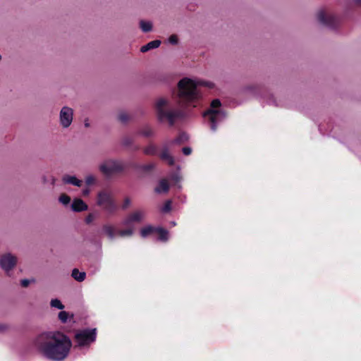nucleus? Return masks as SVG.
Here are the masks:
<instances>
[{"label":"nucleus","instance_id":"obj_31","mask_svg":"<svg viewBox=\"0 0 361 361\" xmlns=\"http://www.w3.org/2000/svg\"><path fill=\"white\" fill-rule=\"evenodd\" d=\"M96 182V178L93 175H88L86 176L85 178V183L87 185H93L94 183H95Z\"/></svg>","mask_w":361,"mask_h":361},{"label":"nucleus","instance_id":"obj_8","mask_svg":"<svg viewBox=\"0 0 361 361\" xmlns=\"http://www.w3.org/2000/svg\"><path fill=\"white\" fill-rule=\"evenodd\" d=\"M73 120V109L64 106L59 112V123L63 128H68Z\"/></svg>","mask_w":361,"mask_h":361},{"label":"nucleus","instance_id":"obj_38","mask_svg":"<svg viewBox=\"0 0 361 361\" xmlns=\"http://www.w3.org/2000/svg\"><path fill=\"white\" fill-rule=\"evenodd\" d=\"M95 216L93 214H90L85 219V222L87 224H90L94 219Z\"/></svg>","mask_w":361,"mask_h":361},{"label":"nucleus","instance_id":"obj_16","mask_svg":"<svg viewBox=\"0 0 361 361\" xmlns=\"http://www.w3.org/2000/svg\"><path fill=\"white\" fill-rule=\"evenodd\" d=\"M169 189V185L166 180L162 179L159 181L158 186L155 188L157 193L166 192Z\"/></svg>","mask_w":361,"mask_h":361},{"label":"nucleus","instance_id":"obj_13","mask_svg":"<svg viewBox=\"0 0 361 361\" xmlns=\"http://www.w3.org/2000/svg\"><path fill=\"white\" fill-rule=\"evenodd\" d=\"M62 180L64 183L73 185L78 187H80L82 184V180L77 178L74 176L65 175L63 176Z\"/></svg>","mask_w":361,"mask_h":361},{"label":"nucleus","instance_id":"obj_46","mask_svg":"<svg viewBox=\"0 0 361 361\" xmlns=\"http://www.w3.org/2000/svg\"><path fill=\"white\" fill-rule=\"evenodd\" d=\"M1 59V56H0V60Z\"/></svg>","mask_w":361,"mask_h":361},{"label":"nucleus","instance_id":"obj_9","mask_svg":"<svg viewBox=\"0 0 361 361\" xmlns=\"http://www.w3.org/2000/svg\"><path fill=\"white\" fill-rule=\"evenodd\" d=\"M17 263V258L11 253H6L0 257V266L6 272L11 270Z\"/></svg>","mask_w":361,"mask_h":361},{"label":"nucleus","instance_id":"obj_1","mask_svg":"<svg viewBox=\"0 0 361 361\" xmlns=\"http://www.w3.org/2000/svg\"><path fill=\"white\" fill-rule=\"evenodd\" d=\"M200 86L209 89L214 87L210 81H204L185 77L180 80L176 88L173 91V97L179 108H176L167 99L159 98L155 103L157 118L161 123L167 122L170 126L176 121L185 116L183 109L196 107L202 97Z\"/></svg>","mask_w":361,"mask_h":361},{"label":"nucleus","instance_id":"obj_5","mask_svg":"<svg viewBox=\"0 0 361 361\" xmlns=\"http://www.w3.org/2000/svg\"><path fill=\"white\" fill-rule=\"evenodd\" d=\"M96 329H86L77 331L75 335V348L88 347L96 340Z\"/></svg>","mask_w":361,"mask_h":361},{"label":"nucleus","instance_id":"obj_40","mask_svg":"<svg viewBox=\"0 0 361 361\" xmlns=\"http://www.w3.org/2000/svg\"><path fill=\"white\" fill-rule=\"evenodd\" d=\"M20 284L23 287H27L30 284V281L28 279H23L20 281Z\"/></svg>","mask_w":361,"mask_h":361},{"label":"nucleus","instance_id":"obj_17","mask_svg":"<svg viewBox=\"0 0 361 361\" xmlns=\"http://www.w3.org/2000/svg\"><path fill=\"white\" fill-rule=\"evenodd\" d=\"M71 276L77 281L82 282L85 279L86 274L84 271H80L78 269H74Z\"/></svg>","mask_w":361,"mask_h":361},{"label":"nucleus","instance_id":"obj_12","mask_svg":"<svg viewBox=\"0 0 361 361\" xmlns=\"http://www.w3.org/2000/svg\"><path fill=\"white\" fill-rule=\"evenodd\" d=\"M71 209L73 211L79 212L87 209V205L81 199H75L72 202Z\"/></svg>","mask_w":361,"mask_h":361},{"label":"nucleus","instance_id":"obj_26","mask_svg":"<svg viewBox=\"0 0 361 361\" xmlns=\"http://www.w3.org/2000/svg\"><path fill=\"white\" fill-rule=\"evenodd\" d=\"M42 183L44 184L50 183L54 185L56 181L55 178L51 175H44L42 177Z\"/></svg>","mask_w":361,"mask_h":361},{"label":"nucleus","instance_id":"obj_32","mask_svg":"<svg viewBox=\"0 0 361 361\" xmlns=\"http://www.w3.org/2000/svg\"><path fill=\"white\" fill-rule=\"evenodd\" d=\"M133 142V138L130 136H126L122 139V144L125 146H130Z\"/></svg>","mask_w":361,"mask_h":361},{"label":"nucleus","instance_id":"obj_22","mask_svg":"<svg viewBox=\"0 0 361 361\" xmlns=\"http://www.w3.org/2000/svg\"><path fill=\"white\" fill-rule=\"evenodd\" d=\"M155 164L154 163H149L147 164L138 165L135 166V169L139 171L148 172L154 169Z\"/></svg>","mask_w":361,"mask_h":361},{"label":"nucleus","instance_id":"obj_20","mask_svg":"<svg viewBox=\"0 0 361 361\" xmlns=\"http://www.w3.org/2000/svg\"><path fill=\"white\" fill-rule=\"evenodd\" d=\"M156 233H157L159 234V238L158 239L161 241H167L168 239H169V232L162 228H159V227H157V229H156Z\"/></svg>","mask_w":361,"mask_h":361},{"label":"nucleus","instance_id":"obj_23","mask_svg":"<svg viewBox=\"0 0 361 361\" xmlns=\"http://www.w3.org/2000/svg\"><path fill=\"white\" fill-rule=\"evenodd\" d=\"M59 319L63 324L66 323L68 319H71L73 317V314H70L68 312L61 311L59 313Z\"/></svg>","mask_w":361,"mask_h":361},{"label":"nucleus","instance_id":"obj_18","mask_svg":"<svg viewBox=\"0 0 361 361\" xmlns=\"http://www.w3.org/2000/svg\"><path fill=\"white\" fill-rule=\"evenodd\" d=\"M157 227H154L152 226H147L142 228L140 231V235L142 238H146L148 235L156 232Z\"/></svg>","mask_w":361,"mask_h":361},{"label":"nucleus","instance_id":"obj_28","mask_svg":"<svg viewBox=\"0 0 361 361\" xmlns=\"http://www.w3.org/2000/svg\"><path fill=\"white\" fill-rule=\"evenodd\" d=\"M142 136H145V137H150L153 135V131L152 130L148 127V126H146L145 128H143L142 129H141L140 130V133H139Z\"/></svg>","mask_w":361,"mask_h":361},{"label":"nucleus","instance_id":"obj_45","mask_svg":"<svg viewBox=\"0 0 361 361\" xmlns=\"http://www.w3.org/2000/svg\"><path fill=\"white\" fill-rule=\"evenodd\" d=\"M171 224H172V225H173V226H175V225H176V223H175V222H172Z\"/></svg>","mask_w":361,"mask_h":361},{"label":"nucleus","instance_id":"obj_4","mask_svg":"<svg viewBox=\"0 0 361 361\" xmlns=\"http://www.w3.org/2000/svg\"><path fill=\"white\" fill-rule=\"evenodd\" d=\"M126 169L124 163L118 159H107L103 161L99 169L104 175L109 176L114 173L123 172Z\"/></svg>","mask_w":361,"mask_h":361},{"label":"nucleus","instance_id":"obj_33","mask_svg":"<svg viewBox=\"0 0 361 361\" xmlns=\"http://www.w3.org/2000/svg\"><path fill=\"white\" fill-rule=\"evenodd\" d=\"M171 209V201L167 200L163 207L161 208V211L163 212H169Z\"/></svg>","mask_w":361,"mask_h":361},{"label":"nucleus","instance_id":"obj_36","mask_svg":"<svg viewBox=\"0 0 361 361\" xmlns=\"http://www.w3.org/2000/svg\"><path fill=\"white\" fill-rule=\"evenodd\" d=\"M348 4L356 6H361V0H348Z\"/></svg>","mask_w":361,"mask_h":361},{"label":"nucleus","instance_id":"obj_37","mask_svg":"<svg viewBox=\"0 0 361 361\" xmlns=\"http://www.w3.org/2000/svg\"><path fill=\"white\" fill-rule=\"evenodd\" d=\"M183 151V153L185 154V155H190L192 152V149L189 147H185L183 148L182 149Z\"/></svg>","mask_w":361,"mask_h":361},{"label":"nucleus","instance_id":"obj_7","mask_svg":"<svg viewBox=\"0 0 361 361\" xmlns=\"http://www.w3.org/2000/svg\"><path fill=\"white\" fill-rule=\"evenodd\" d=\"M317 18L321 24L329 28H335L340 23V18L329 11H319Z\"/></svg>","mask_w":361,"mask_h":361},{"label":"nucleus","instance_id":"obj_39","mask_svg":"<svg viewBox=\"0 0 361 361\" xmlns=\"http://www.w3.org/2000/svg\"><path fill=\"white\" fill-rule=\"evenodd\" d=\"M8 329V326L6 324L0 323V332H5Z\"/></svg>","mask_w":361,"mask_h":361},{"label":"nucleus","instance_id":"obj_6","mask_svg":"<svg viewBox=\"0 0 361 361\" xmlns=\"http://www.w3.org/2000/svg\"><path fill=\"white\" fill-rule=\"evenodd\" d=\"M97 204L108 212H113L116 209L113 194L108 190H103L98 192Z\"/></svg>","mask_w":361,"mask_h":361},{"label":"nucleus","instance_id":"obj_27","mask_svg":"<svg viewBox=\"0 0 361 361\" xmlns=\"http://www.w3.org/2000/svg\"><path fill=\"white\" fill-rule=\"evenodd\" d=\"M143 151L147 155H154L157 153V147L154 145H149L145 147Z\"/></svg>","mask_w":361,"mask_h":361},{"label":"nucleus","instance_id":"obj_14","mask_svg":"<svg viewBox=\"0 0 361 361\" xmlns=\"http://www.w3.org/2000/svg\"><path fill=\"white\" fill-rule=\"evenodd\" d=\"M161 44L160 40H153L142 46L140 49L142 52H147L150 49L158 48Z\"/></svg>","mask_w":361,"mask_h":361},{"label":"nucleus","instance_id":"obj_11","mask_svg":"<svg viewBox=\"0 0 361 361\" xmlns=\"http://www.w3.org/2000/svg\"><path fill=\"white\" fill-rule=\"evenodd\" d=\"M117 228L113 224L109 223L104 224L102 228V232L106 235L110 240H113L118 235Z\"/></svg>","mask_w":361,"mask_h":361},{"label":"nucleus","instance_id":"obj_10","mask_svg":"<svg viewBox=\"0 0 361 361\" xmlns=\"http://www.w3.org/2000/svg\"><path fill=\"white\" fill-rule=\"evenodd\" d=\"M145 212L142 210H136L130 214L123 221L122 225L128 226L132 225L133 223L142 222L145 218Z\"/></svg>","mask_w":361,"mask_h":361},{"label":"nucleus","instance_id":"obj_43","mask_svg":"<svg viewBox=\"0 0 361 361\" xmlns=\"http://www.w3.org/2000/svg\"><path fill=\"white\" fill-rule=\"evenodd\" d=\"M89 193H90V190L87 188L82 190V194L85 196L88 195Z\"/></svg>","mask_w":361,"mask_h":361},{"label":"nucleus","instance_id":"obj_30","mask_svg":"<svg viewBox=\"0 0 361 361\" xmlns=\"http://www.w3.org/2000/svg\"><path fill=\"white\" fill-rule=\"evenodd\" d=\"M118 119L122 123H126L130 119V116L126 112H121L118 114Z\"/></svg>","mask_w":361,"mask_h":361},{"label":"nucleus","instance_id":"obj_21","mask_svg":"<svg viewBox=\"0 0 361 361\" xmlns=\"http://www.w3.org/2000/svg\"><path fill=\"white\" fill-rule=\"evenodd\" d=\"M140 27L144 32H148L152 29V23L150 21L141 20L140 21Z\"/></svg>","mask_w":361,"mask_h":361},{"label":"nucleus","instance_id":"obj_15","mask_svg":"<svg viewBox=\"0 0 361 361\" xmlns=\"http://www.w3.org/2000/svg\"><path fill=\"white\" fill-rule=\"evenodd\" d=\"M160 157L162 160L167 161V163L172 166L174 164L173 157L169 154L166 148L164 149L160 154Z\"/></svg>","mask_w":361,"mask_h":361},{"label":"nucleus","instance_id":"obj_25","mask_svg":"<svg viewBox=\"0 0 361 361\" xmlns=\"http://www.w3.org/2000/svg\"><path fill=\"white\" fill-rule=\"evenodd\" d=\"M50 305L51 307H54L58 310H63L65 307L62 302L57 298L51 300Z\"/></svg>","mask_w":361,"mask_h":361},{"label":"nucleus","instance_id":"obj_29","mask_svg":"<svg viewBox=\"0 0 361 361\" xmlns=\"http://www.w3.org/2000/svg\"><path fill=\"white\" fill-rule=\"evenodd\" d=\"M59 201L63 205H68L71 202V197L66 194H62L60 195Z\"/></svg>","mask_w":361,"mask_h":361},{"label":"nucleus","instance_id":"obj_3","mask_svg":"<svg viewBox=\"0 0 361 361\" xmlns=\"http://www.w3.org/2000/svg\"><path fill=\"white\" fill-rule=\"evenodd\" d=\"M204 118L209 122L211 130L214 132L219 123L226 117L225 111L221 108V103L219 99H214L209 108L203 114Z\"/></svg>","mask_w":361,"mask_h":361},{"label":"nucleus","instance_id":"obj_19","mask_svg":"<svg viewBox=\"0 0 361 361\" xmlns=\"http://www.w3.org/2000/svg\"><path fill=\"white\" fill-rule=\"evenodd\" d=\"M128 228L126 229L123 230H118V235L121 237H129L133 235L134 233V228L132 225H130L127 226Z\"/></svg>","mask_w":361,"mask_h":361},{"label":"nucleus","instance_id":"obj_2","mask_svg":"<svg viewBox=\"0 0 361 361\" xmlns=\"http://www.w3.org/2000/svg\"><path fill=\"white\" fill-rule=\"evenodd\" d=\"M33 343L46 358L53 361L65 360L72 346L71 339L59 331L44 332L35 338Z\"/></svg>","mask_w":361,"mask_h":361},{"label":"nucleus","instance_id":"obj_41","mask_svg":"<svg viewBox=\"0 0 361 361\" xmlns=\"http://www.w3.org/2000/svg\"><path fill=\"white\" fill-rule=\"evenodd\" d=\"M171 179L178 182L180 180V178L178 174H173L171 176Z\"/></svg>","mask_w":361,"mask_h":361},{"label":"nucleus","instance_id":"obj_24","mask_svg":"<svg viewBox=\"0 0 361 361\" xmlns=\"http://www.w3.org/2000/svg\"><path fill=\"white\" fill-rule=\"evenodd\" d=\"M188 140V135L186 133H182L174 140H173L172 142L174 144H183L185 142Z\"/></svg>","mask_w":361,"mask_h":361},{"label":"nucleus","instance_id":"obj_35","mask_svg":"<svg viewBox=\"0 0 361 361\" xmlns=\"http://www.w3.org/2000/svg\"><path fill=\"white\" fill-rule=\"evenodd\" d=\"M131 204V200L129 197H126L122 205L123 209H126Z\"/></svg>","mask_w":361,"mask_h":361},{"label":"nucleus","instance_id":"obj_44","mask_svg":"<svg viewBox=\"0 0 361 361\" xmlns=\"http://www.w3.org/2000/svg\"><path fill=\"white\" fill-rule=\"evenodd\" d=\"M84 126H85V127H86V128L90 127V123H89V121H88V120H87V119H86V120L85 121Z\"/></svg>","mask_w":361,"mask_h":361},{"label":"nucleus","instance_id":"obj_42","mask_svg":"<svg viewBox=\"0 0 361 361\" xmlns=\"http://www.w3.org/2000/svg\"><path fill=\"white\" fill-rule=\"evenodd\" d=\"M269 103L276 105V106H278V104H276V100H275V99H274L273 96H271V98L269 99Z\"/></svg>","mask_w":361,"mask_h":361},{"label":"nucleus","instance_id":"obj_34","mask_svg":"<svg viewBox=\"0 0 361 361\" xmlns=\"http://www.w3.org/2000/svg\"><path fill=\"white\" fill-rule=\"evenodd\" d=\"M169 42L171 44H177L178 42V39L177 35H171L169 38Z\"/></svg>","mask_w":361,"mask_h":361}]
</instances>
